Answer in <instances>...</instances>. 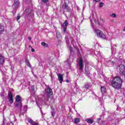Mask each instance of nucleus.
<instances>
[{
  "label": "nucleus",
  "instance_id": "nucleus-1",
  "mask_svg": "<svg viewBox=\"0 0 125 125\" xmlns=\"http://www.w3.org/2000/svg\"><path fill=\"white\" fill-rule=\"evenodd\" d=\"M123 85V80L120 77L116 76L111 81V86L115 89H121Z\"/></svg>",
  "mask_w": 125,
  "mask_h": 125
},
{
  "label": "nucleus",
  "instance_id": "nucleus-2",
  "mask_svg": "<svg viewBox=\"0 0 125 125\" xmlns=\"http://www.w3.org/2000/svg\"><path fill=\"white\" fill-rule=\"evenodd\" d=\"M15 107L16 108H22V97L20 95H17L15 97Z\"/></svg>",
  "mask_w": 125,
  "mask_h": 125
},
{
  "label": "nucleus",
  "instance_id": "nucleus-3",
  "mask_svg": "<svg viewBox=\"0 0 125 125\" xmlns=\"http://www.w3.org/2000/svg\"><path fill=\"white\" fill-rule=\"evenodd\" d=\"M95 34H96L97 36L103 40H107V37L105 34L103 33V31L100 29H95L94 31Z\"/></svg>",
  "mask_w": 125,
  "mask_h": 125
},
{
  "label": "nucleus",
  "instance_id": "nucleus-4",
  "mask_svg": "<svg viewBox=\"0 0 125 125\" xmlns=\"http://www.w3.org/2000/svg\"><path fill=\"white\" fill-rule=\"evenodd\" d=\"M120 74L123 76H125V66L124 64H120L119 65Z\"/></svg>",
  "mask_w": 125,
  "mask_h": 125
},
{
  "label": "nucleus",
  "instance_id": "nucleus-5",
  "mask_svg": "<svg viewBox=\"0 0 125 125\" xmlns=\"http://www.w3.org/2000/svg\"><path fill=\"white\" fill-rule=\"evenodd\" d=\"M14 3L13 4V8L14 9H17L20 7V1L19 0H14Z\"/></svg>",
  "mask_w": 125,
  "mask_h": 125
},
{
  "label": "nucleus",
  "instance_id": "nucleus-6",
  "mask_svg": "<svg viewBox=\"0 0 125 125\" xmlns=\"http://www.w3.org/2000/svg\"><path fill=\"white\" fill-rule=\"evenodd\" d=\"M8 99L10 104H12L13 103L14 100L13 99V95L12 94V93L9 92L8 93Z\"/></svg>",
  "mask_w": 125,
  "mask_h": 125
},
{
  "label": "nucleus",
  "instance_id": "nucleus-7",
  "mask_svg": "<svg viewBox=\"0 0 125 125\" xmlns=\"http://www.w3.org/2000/svg\"><path fill=\"white\" fill-rule=\"evenodd\" d=\"M68 25H69V23H68L67 20H65L63 24L62 25V27H63V33H65L67 31V26Z\"/></svg>",
  "mask_w": 125,
  "mask_h": 125
},
{
  "label": "nucleus",
  "instance_id": "nucleus-8",
  "mask_svg": "<svg viewBox=\"0 0 125 125\" xmlns=\"http://www.w3.org/2000/svg\"><path fill=\"white\" fill-rule=\"evenodd\" d=\"M62 9L64 12H69L70 7H69V5L67 3H65L62 5Z\"/></svg>",
  "mask_w": 125,
  "mask_h": 125
},
{
  "label": "nucleus",
  "instance_id": "nucleus-9",
  "mask_svg": "<svg viewBox=\"0 0 125 125\" xmlns=\"http://www.w3.org/2000/svg\"><path fill=\"white\" fill-rule=\"evenodd\" d=\"M79 70L83 71V58H80L79 59Z\"/></svg>",
  "mask_w": 125,
  "mask_h": 125
},
{
  "label": "nucleus",
  "instance_id": "nucleus-10",
  "mask_svg": "<svg viewBox=\"0 0 125 125\" xmlns=\"http://www.w3.org/2000/svg\"><path fill=\"white\" fill-rule=\"evenodd\" d=\"M27 121L30 125H39V123H37V122L34 121L32 119L28 118H27Z\"/></svg>",
  "mask_w": 125,
  "mask_h": 125
},
{
  "label": "nucleus",
  "instance_id": "nucleus-11",
  "mask_svg": "<svg viewBox=\"0 0 125 125\" xmlns=\"http://www.w3.org/2000/svg\"><path fill=\"white\" fill-rule=\"evenodd\" d=\"M47 92L48 94V98H50V96L53 94V92H52V89H51V88H50V87L48 86L47 88Z\"/></svg>",
  "mask_w": 125,
  "mask_h": 125
},
{
  "label": "nucleus",
  "instance_id": "nucleus-12",
  "mask_svg": "<svg viewBox=\"0 0 125 125\" xmlns=\"http://www.w3.org/2000/svg\"><path fill=\"white\" fill-rule=\"evenodd\" d=\"M58 80L60 81V83H62L63 82V74L59 73L58 75Z\"/></svg>",
  "mask_w": 125,
  "mask_h": 125
},
{
  "label": "nucleus",
  "instance_id": "nucleus-13",
  "mask_svg": "<svg viewBox=\"0 0 125 125\" xmlns=\"http://www.w3.org/2000/svg\"><path fill=\"white\" fill-rule=\"evenodd\" d=\"M4 63V57L0 54V65H3Z\"/></svg>",
  "mask_w": 125,
  "mask_h": 125
},
{
  "label": "nucleus",
  "instance_id": "nucleus-14",
  "mask_svg": "<svg viewBox=\"0 0 125 125\" xmlns=\"http://www.w3.org/2000/svg\"><path fill=\"white\" fill-rule=\"evenodd\" d=\"M4 32V26L2 24L0 23V35H2Z\"/></svg>",
  "mask_w": 125,
  "mask_h": 125
},
{
  "label": "nucleus",
  "instance_id": "nucleus-15",
  "mask_svg": "<svg viewBox=\"0 0 125 125\" xmlns=\"http://www.w3.org/2000/svg\"><path fill=\"white\" fill-rule=\"evenodd\" d=\"M56 38L57 39L62 40V35H61L59 31L56 32Z\"/></svg>",
  "mask_w": 125,
  "mask_h": 125
},
{
  "label": "nucleus",
  "instance_id": "nucleus-16",
  "mask_svg": "<svg viewBox=\"0 0 125 125\" xmlns=\"http://www.w3.org/2000/svg\"><path fill=\"white\" fill-rule=\"evenodd\" d=\"M80 122H81V119L79 118H76L74 119V124H75V125H78L79 123H80Z\"/></svg>",
  "mask_w": 125,
  "mask_h": 125
},
{
  "label": "nucleus",
  "instance_id": "nucleus-17",
  "mask_svg": "<svg viewBox=\"0 0 125 125\" xmlns=\"http://www.w3.org/2000/svg\"><path fill=\"white\" fill-rule=\"evenodd\" d=\"M101 92H102V93H103V94H104V93H106V88H105V87H104V86H102L101 87Z\"/></svg>",
  "mask_w": 125,
  "mask_h": 125
},
{
  "label": "nucleus",
  "instance_id": "nucleus-18",
  "mask_svg": "<svg viewBox=\"0 0 125 125\" xmlns=\"http://www.w3.org/2000/svg\"><path fill=\"white\" fill-rule=\"evenodd\" d=\"M85 122L88 124H93V120L91 119H86Z\"/></svg>",
  "mask_w": 125,
  "mask_h": 125
},
{
  "label": "nucleus",
  "instance_id": "nucleus-19",
  "mask_svg": "<svg viewBox=\"0 0 125 125\" xmlns=\"http://www.w3.org/2000/svg\"><path fill=\"white\" fill-rule=\"evenodd\" d=\"M25 62L26 63V65L28 67H29V68H31V64H30V62L29 61V60H26L25 61Z\"/></svg>",
  "mask_w": 125,
  "mask_h": 125
},
{
  "label": "nucleus",
  "instance_id": "nucleus-20",
  "mask_svg": "<svg viewBox=\"0 0 125 125\" xmlns=\"http://www.w3.org/2000/svg\"><path fill=\"white\" fill-rule=\"evenodd\" d=\"M42 45V46H45V47H47V46H48V44L44 42H42L41 43Z\"/></svg>",
  "mask_w": 125,
  "mask_h": 125
},
{
  "label": "nucleus",
  "instance_id": "nucleus-21",
  "mask_svg": "<svg viewBox=\"0 0 125 125\" xmlns=\"http://www.w3.org/2000/svg\"><path fill=\"white\" fill-rule=\"evenodd\" d=\"M90 87V86H89V85L86 84L85 85L84 88H86L87 89L89 88Z\"/></svg>",
  "mask_w": 125,
  "mask_h": 125
},
{
  "label": "nucleus",
  "instance_id": "nucleus-22",
  "mask_svg": "<svg viewBox=\"0 0 125 125\" xmlns=\"http://www.w3.org/2000/svg\"><path fill=\"white\" fill-rule=\"evenodd\" d=\"M104 4V3H103V2H100L99 3V7H103Z\"/></svg>",
  "mask_w": 125,
  "mask_h": 125
},
{
  "label": "nucleus",
  "instance_id": "nucleus-23",
  "mask_svg": "<svg viewBox=\"0 0 125 125\" xmlns=\"http://www.w3.org/2000/svg\"><path fill=\"white\" fill-rule=\"evenodd\" d=\"M100 121H101V118H98L97 120V124H100Z\"/></svg>",
  "mask_w": 125,
  "mask_h": 125
},
{
  "label": "nucleus",
  "instance_id": "nucleus-24",
  "mask_svg": "<svg viewBox=\"0 0 125 125\" xmlns=\"http://www.w3.org/2000/svg\"><path fill=\"white\" fill-rule=\"evenodd\" d=\"M42 1L43 2V3H47L48 0H42Z\"/></svg>",
  "mask_w": 125,
  "mask_h": 125
},
{
  "label": "nucleus",
  "instance_id": "nucleus-25",
  "mask_svg": "<svg viewBox=\"0 0 125 125\" xmlns=\"http://www.w3.org/2000/svg\"><path fill=\"white\" fill-rule=\"evenodd\" d=\"M20 18H21V17L20 16V15H18L17 17V21H18V20H19Z\"/></svg>",
  "mask_w": 125,
  "mask_h": 125
},
{
  "label": "nucleus",
  "instance_id": "nucleus-26",
  "mask_svg": "<svg viewBox=\"0 0 125 125\" xmlns=\"http://www.w3.org/2000/svg\"><path fill=\"white\" fill-rule=\"evenodd\" d=\"M69 49H70V53H72V51H73V47H72V46H70L69 47Z\"/></svg>",
  "mask_w": 125,
  "mask_h": 125
},
{
  "label": "nucleus",
  "instance_id": "nucleus-27",
  "mask_svg": "<svg viewBox=\"0 0 125 125\" xmlns=\"http://www.w3.org/2000/svg\"><path fill=\"white\" fill-rule=\"evenodd\" d=\"M58 43H59V44H61L62 42L61 41V39H58Z\"/></svg>",
  "mask_w": 125,
  "mask_h": 125
},
{
  "label": "nucleus",
  "instance_id": "nucleus-28",
  "mask_svg": "<svg viewBox=\"0 0 125 125\" xmlns=\"http://www.w3.org/2000/svg\"><path fill=\"white\" fill-rule=\"evenodd\" d=\"M51 115L52 117H54V116H55V112L54 111H52L51 112Z\"/></svg>",
  "mask_w": 125,
  "mask_h": 125
},
{
  "label": "nucleus",
  "instance_id": "nucleus-29",
  "mask_svg": "<svg viewBox=\"0 0 125 125\" xmlns=\"http://www.w3.org/2000/svg\"><path fill=\"white\" fill-rule=\"evenodd\" d=\"M31 90H32V91H34V90H35V86L32 85L31 86Z\"/></svg>",
  "mask_w": 125,
  "mask_h": 125
},
{
  "label": "nucleus",
  "instance_id": "nucleus-30",
  "mask_svg": "<svg viewBox=\"0 0 125 125\" xmlns=\"http://www.w3.org/2000/svg\"><path fill=\"white\" fill-rule=\"evenodd\" d=\"M93 1L95 2H99V1H100V0H93Z\"/></svg>",
  "mask_w": 125,
  "mask_h": 125
},
{
  "label": "nucleus",
  "instance_id": "nucleus-31",
  "mask_svg": "<svg viewBox=\"0 0 125 125\" xmlns=\"http://www.w3.org/2000/svg\"><path fill=\"white\" fill-rule=\"evenodd\" d=\"M112 17H114V18H116V14H112Z\"/></svg>",
  "mask_w": 125,
  "mask_h": 125
},
{
  "label": "nucleus",
  "instance_id": "nucleus-32",
  "mask_svg": "<svg viewBox=\"0 0 125 125\" xmlns=\"http://www.w3.org/2000/svg\"><path fill=\"white\" fill-rule=\"evenodd\" d=\"M31 51H32V52H35V49L32 48Z\"/></svg>",
  "mask_w": 125,
  "mask_h": 125
},
{
  "label": "nucleus",
  "instance_id": "nucleus-33",
  "mask_svg": "<svg viewBox=\"0 0 125 125\" xmlns=\"http://www.w3.org/2000/svg\"><path fill=\"white\" fill-rule=\"evenodd\" d=\"M66 83H70V81L68 80H66Z\"/></svg>",
  "mask_w": 125,
  "mask_h": 125
},
{
  "label": "nucleus",
  "instance_id": "nucleus-34",
  "mask_svg": "<svg viewBox=\"0 0 125 125\" xmlns=\"http://www.w3.org/2000/svg\"><path fill=\"white\" fill-rule=\"evenodd\" d=\"M51 109H52V110H54V107L52 106V107H51Z\"/></svg>",
  "mask_w": 125,
  "mask_h": 125
},
{
  "label": "nucleus",
  "instance_id": "nucleus-35",
  "mask_svg": "<svg viewBox=\"0 0 125 125\" xmlns=\"http://www.w3.org/2000/svg\"><path fill=\"white\" fill-rule=\"evenodd\" d=\"M123 31L124 32H125V27H124Z\"/></svg>",
  "mask_w": 125,
  "mask_h": 125
},
{
  "label": "nucleus",
  "instance_id": "nucleus-36",
  "mask_svg": "<svg viewBox=\"0 0 125 125\" xmlns=\"http://www.w3.org/2000/svg\"><path fill=\"white\" fill-rule=\"evenodd\" d=\"M28 39L29 40V41H31V37H28Z\"/></svg>",
  "mask_w": 125,
  "mask_h": 125
},
{
  "label": "nucleus",
  "instance_id": "nucleus-37",
  "mask_svg": "<svg viewBox=\"0 0 125 125\" xmlns=\"http://www.w3.org/2000/svg\"><path fill=\"white\" fill-rule=\"evenodd\" d=\"M102 123H103V124H105V121H103Z\"/></svg>",
  "mask_w": 125,
  "mask_h": 125
},
{
  "label": "nucleus",
  "instance_id": "nucleus-38",
  "mask_svg": "<svg viewBox=\"0 0 125 125\" xmlns=\"http://www.w3.org/2000/svg\"><path fill=\"white\" fill-rule=\"evenodd\" d=\"M28 0L29 1V2H32L31 0Z\"/></svg>",
  "mask_w": 125,
  "mask_h": 125
}]
</instances>
